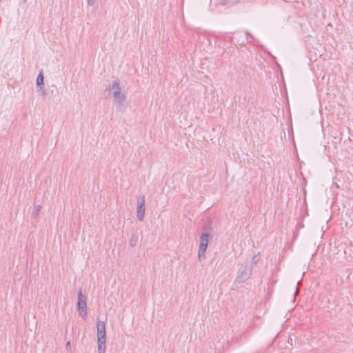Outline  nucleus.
I'll return each instance as SVG.
<instances>
[{"label":"nucleus","instance_id":"16","mask_svg":"<svg viewBox=\"0 0 353 353\" xmlns=\"http://www.w3.org/2000/svg\"><path fill=\"white\" fill-rule=\"evenodd\" d=\"M322 299H323V301H325L326 303H329L330 302V300H329L328 297H327L326 296H323Z\"/></svg>","mask_w":353,"mask_h":353},{"label":"nucleus","instance_id":"9","mask_svg":"<svg viewBox=\"0 0 353 353\" xmlns=\"http://www.w3.org/2000/svg\"><path fill=\"white\" fill-rule=\"evenodd\" d=\"M44 85V75L43 71H40L36 79V86L40 91L43 90Z\"/></svg>","mask_w":353,"mask_h":353},{"label":"nucleus","instance_id":"12","mask_svg":"<svg viewBox=\"0 0 353 353\" xmlns=\"http://www.w3.org/2000/svg\"><path fill=\"white\" fill-rule=\"evenodd\" d=\"M105 343H106V338H104V339H101V338H97V343H98V350H103V351H105Z\"/></svg>","mask_w":353,"mask_h":353},{"label":"nucleus","instance_id":"19","mask_svg":"<svg viewBox=\"0 0 353 353\" xmlns=\"http://www.w3.org/2000/svg\"><path fill=\"white\" fill-rule=\"evenodd\" d=\"M43 94H46V91L45 90L43 91Z\"/></svg>","mask_w":353,"mask_h":353},{"label":"nucleus","instance_id":"6","mask_svg":"<svg viewBox=\"0 0 353 353\" xmlns=\"http://www.w3.org/2000/svg\"><path fill=\"white\" fill-rule=\"evenodd\" d=\"M97 338H101V339H104L106 338V329H105V323L104 321H97Z\"/></svg>","mask_w":353,"mask_h":353},{"label":"nucleus","instance_id":"4","mask_svg":"<svg viewBox=\"0 0 353 353\" xmlns=\"http://www.w3.org/2000/svg\"><path fill=\"white\" fill-rule=\"evenodd\" d=\"M145 196L140 195L137 203V216L139 221H143L145 217Z\"/></svg>","mask_w":353,"mask_h":353},{"label":"nucleus","instance_id":"13","mask_svg":"<svg viewBox=\"0 0 353 353\" xmlns=\"http://www.w3.org/2000/svg\"><path fill=\"white\" fill-rule=\"evenodd\" d=\"M41 209V206L40 205H35L32 212V216H34L36 218L39 215Z\"/></svg>","mask_w":353,"mask_h":353},{"label":"nucleus","instance_id":"1","mask_svg":"<svg viewBox=\"0 0 353 353\" xmlns=\"http://www.w3.org/2000/svg\"><path fill=\"white\" fill-rule=\"evenodd\" d=\"M203 230L204 231L200 235V243L198 251V258L199 260H201L202 256H205L208 243L212 239V235L209 230L210 228L208 225H204Z\"/></svg>","mask_w":353,"mask_h":353},{"label":"nucleus","instance_id":"14","mask_svg":"<svg viewBox=\"0 0 353 353\" xmlns=\"http://www.w3.org/2000/svg\"><path fill=\"white\" fill-rule=\"evenodd\" d=\"M260 260L259 254L254 255L252 258V264H256Z\"/></svg>","mask_w":353,"mask_h":353},{"label":"nucleus","instance_id":"15","mask_svg":"<svg viewBox=\"0 0 353 353\" xmlns=\"http://www.w3.org/2000/svg\"><path fill=\"white\" fill-rule=\"evenodd\" d=\"M87 3L88 6H92L95 3V0H87Z\"/></svg>","mask_w":353,"mask_h":353},{"label":"nucleus","instance_id":"3","mask_svg":"<svg viewBox=\"0 0 353 353\" xmlns=\"http://www.w3.org/2000/svg\"><path fill=\"white\" fill-rule=\"evenodd\" d=\"M114 98V103L117 106V108L121 111L123 110L125 108V102L126 97L124 93H121V91H114L112 94Z\"/></svg>","mask_w":353,"mask_h":353},{"label":"nucleus","instance_id":"7","mask_svg":"<svg viewBox=\"0 0 353 353\" xmlns=\"http://www.w3.org/2000/svg\"><path fill=\"white\" fill-rule=\"evenodd\" d=\"M239 34H241L242 36L243 37H245V39L241 41V39H236V36H233V37H230L231 41L233 42L234 43H236L237 44H239V45H243L245 43V42L250 41V38L253 39L252 35H251L248 32H239L237 34V35Z\"/></svg>","mask_w":353,"mask_h":353},{"label":"nucleus","instance_id":"8","mask_svg":"<svg viewBox=\"0 0 353 353\" xmlns=\"http://www.w3.org/2000/svg\"><path fill=\"white\" fill-rule=\"evenodd\" d=\"M239 34H241L242 36L243 37H245V39L241 41V39H236V36H233V37H230L231 41L233 42L234 43H236L237 44H239V45H243L245 43V42L250 41V38L253 39L252 35H251L248 32H239L237 34V35Z\"/></svg>","mask_w":353,"mask_h":353},{"label":"nucleus","instance_id":"11","mask_svg":"<svg viewBox=\"0 0 353 353\" xmlns=\"http://www.w3.org/2000/svg\"><path fill=\"white\" fill-rule=\"evenodd\" d=\"M111 89L114 91H121V88L120 87V81L117 79L116 80L112 81Z\"/></svg>","mask_w":353,"mask_h":353},{"label":"nucleus","instance_id":"10","mask_svg":"<svg viewBox=\"0 0 353 353\" xmlns=\"http://www.w3.org/2000/svg\"><path fill=\"white\" fill-rule=\"evenodd\" d=\"M139 242V235L137 233H134L132 234L130 240V245L131 247H135Z\"/></svg>","mask_w":353,"mask_h":353},{"label":"nucleus","instance_id":"5","mask_svg":"<svg viewBox=\"0 0 353 353\" xmlns=\"http://www.w3.org/2000/svg\"><path fill=\"white\" fill-rule=\"evenodd\" d=\"M252 269L251 266L245 265L243 270H240L236 278V282L242 283L248 280L252 274Z\"/></svg>","mask_w":353,"mask_h":353},{"label":"nucleus","instance_id":"2","mask_svg":"<svg viewBox=\"0 0 353 353\" xmlns=\"http://www.w3.org/2000/svg\"><path fill=\"white\" fill-rule=\"evenodd\" d=\"M77 310L79 315L85 318L88 315L86 298L83 295L81 290L77 294Z\"/></svg>","mask_w":353,"mask_h":353},{"label":"nucleus","instance_id":"18","mask_svg":"<svg viewBox=\"0 0 353 353\" xmlns=\"http://www.w3.org/2000/svg\"><path fill=\"white\" fill-rule=\"evenodd\" d=\"M98 353H105V351L103 350H98Z\"/></svg>","mask_w":353,"mask_h":353},{"label":"nucleus","instance_id":"17","mask_svg":"<svg viewBox=\"0 0 353 353\" xmlns=\"http://www.w3.org/2000/svg\"><path fill=\"white\" fill-rule=\"evenodd\" d=\"M66 347L67 348H70V341H68L67 343H66Z\"/></svg>","mask_w":353,"mask_h":353}]
</instances>
